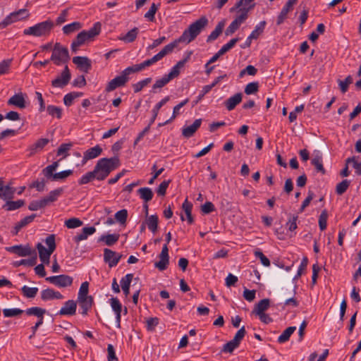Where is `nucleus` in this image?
Returning <instances> with one entry per match:
<instances>
[{"mask_svg": "<svg viewBox=\"0 0 361 361\" xmlns=\"http://www.w3.org/2000/svg\"><path fill=\"white\" fill-rule=\"evenodd\" d=\"M208 19L206 16H202L198 20L189 25L188 29L185 30L179 38L166 45L158 54L152 58L142 62L145 68L150 66L156 62L162 59L166 55L171 53L177 47L179 43L189 44L193 41L201 32V31L207 25Z\"/></svg>", "mask_w": 361, "mask_h": 361, "instance_id": "obj_1", "label": "nucleus"}, {"mask_svg": "<svg viewBox=\"0 0 361 361\" xmlns=\"http://www.w3.org/2000/svg\"><path fill=\"white\" fill-rule=\"evenodd\" d=\"M121 166V161L118 156L111 158H102L97 161L94 169L87 172L78 180L80 185L87 184L94 180H104L109 174Z\"/></svg>", "mask_w": 361, "mask_h": 361, "instance_id": "obj_2", "label": "nucleus"}, {"mask_svg": "<svg viewBox=\"0 0 361 361\" xmlns=\"http://www.w3.org/2000/svg\"><path fill=\"white\" fill-rule=\"evenodd\" d=\"M102 25L99 22L94 24L93 27L88 30H83L78 33L75 39L71 43V50L75 53L78 47L84 44L86 42L92 41L101 32Z\"/></svg>", "mask_w": 361, "mask_h": 361, "instance_id": "obj_3", "label": "nucleus"}, {"mask_svg": "<svg viewBox=\"0 0 361 361\" xmlns=\"http://www.w3.org/2000/svg\"><path fill=\"white\" fill-rule=\"evenodd\" d=\"M44 242L48 246V248H46L41 243H38L36 245V248L38 250L39 257L41 262L45 264H49L50 262V256L56 247L55 235H49L44 240Z\"/></svg>", "mask_w": 361, "mask_h": 361, "instance_id": "obj_4", "label": "nucleus"}, {"mask_svg": "<svg viewBox=\"0 0 361 361\" xmlns=\"http://www.w3.org/2000/svg\"><path fill=\"white\" fill-rule=\"evenodd\" d=\"M54 27V22L51 20L48 19L25 29L23 30V34L25 35H32L35 37H45L48 36L51 33Z\"/></svg>", "mask_w": 361, "mask_h": 361, "instance_id": "obj_5", "label": "nucleus"}, {"mask_svg": "<svg viewBox=\"0 0 361 361\" xmlns=\"http://www.w3.org/2000/svg\"><path fill=\"white\" fill-rule=\"evenodd\" d=\"M70 59L68 50L66 47H63L60 43L56 42L52 51L50 60L56 66H61L67 63Z\"/></svg>", "mask_w": 361, "mask_h": 361, "instance_id": "obj_6", "label": "nucleus"}, {"mask_svg": "<svg viewBox=\"0 0 361 361\" xmlns=\"http://www.w3.org/2000/svg\"><path fill=\"white\" fill-rule=\"evenodd\" d=\"M171 234L170 232H169L166 235V244L164 245L161 252L159 255V261L155 262L154 267L157 269H159L160 271L165 270L168 264L169 263V248L167 246V244L171 241Z\"/></svg>", "mask_w": 361, "mask_h": 361, "instance_id": "obj_7", "label": "nucleus"}, {"mask_svg": "<svg viewBox=\"0 0 361 361\" xmlns=\"http://www.w3.org/2000/svg\"><path fill=\"white\" fill-rule=\"evenodd\" d=\"M6 250L14 253L19 257H27L35 255L37 253L35 249H32L29 244L16 245L11 247H6Z\"/></svg>", "mask_w": 361, "mask_h": 361, "instance_id": "obj_8", "label": "nucleus"}, {"mask_svg": "<svg viewBox=\"0 0 361 361\" xmlns=\"http://www.w3.org/2000/svg\"><path fill=\"white\" fill-rule=\"evenodd\" d=\"M45 280L59 288L71 286L73 281L71 276L65 274L49 276L47 277Z\"/></svg>", "mask_w": 361, "mask_h": 361, "instance_id": "obj_9", "label": "nucleus"}, {"mask_svg": "<svg viewBox=\"0 0 361 361\" xmlns=\"http://www.w3.org/2000/svg\"><path fill=\"white\" fill-rule=\"evenodd\" d=\"M129 78L126 75V73L123 71L121 72L120 75L116 76L111 80H110L106 86L105 91L110 92L117 87H123L128 81Z\"/></svg>", "mask_w": 361, "mask_h": 361, "instance_id": "obj_10", "label": "nucleus"}, {"mask_svg": "<svg viewBox=\"0 0 361 361\" xmlns=\"http://www.w3.org/2000/svg\"><path fill=\"white\" fill-rule=\"evenodd\" d=\"M71 78V74L67 65L61 72V75L51 81L54 87L63 88L67 85Z\"/></svg>", "mask_w": 361, "mask_h": 361, "instance_id": "obj_11", "label": "nucleus"}, {"mask_svg": "<svg viewBox=\"0 0 361 361\" xmlns=\"http://www.w3.org/2000/svg\"><path fill=\"white\" fill-rule=\"evenodd\" d=\"M121 257V254L116 253L109 248L104 250V261L108 264L110 268L116 267Z\"/></svg>", "mask_w": 361, "mask_h": 361, "instance_id": "obj_12", "label": "nucleus"}, {"mask_svg": "<svg viewBox=\"0 0 361 361\" xmlns=\"http://www.w3.org/2000/svg\"><path fill=\"white\" fill-rule=\"evenodd\" d=\"M73 63L85 73H88L92 68L91 61L87 56H75L73 58Z\"/></svg>", "mask_w": 361, "mask_h": 361, "instance_id": "obj_13", "label": "nucleus"}, {"mask_svg": "<svg viewBox=\"0 0 361 361\" xmlns=\"http://www.w3.org/2000/svg\"><path fill=\"white\" fill-rule=\"evenodd\" d=\"M7 104L9 106H15L19 109H25L26 107L25 94L22 92L15 94L8 100Z\"/></svg>", "mask_w": 361, "mask_h": 361, "instance_id": "obj_14", "label": "nucleus"}, {"mask_svg": "<svg viewBox=\"0 0 361 361\" xmlns=\"http://www.w3.org/2000/svg\"><path fill=\"white\" fill-rule=\"evenodd\" d=\"M102 152V148L99 145H96L86 150L84 152L82 164H85L88 160L98 157Z\"/></svg>", "mask_w": 361, "mask_h": 361, "instance_id": "obj_15", "label": "nucleus"}, {"mask_svg": "<svg viewBox=\"0 0 361 361\" xmlns=\"http://www.w3.org/2000/svg\"><path fill=\"white\" fill-rule=\"evenodd\" d=\"M77 303L73 300H69L64 303L59 312L60 315H74L76 312Z\"/></svg>", "mask_w": 361, "mask_h": 361, "instance_id": "obj_16", "label": "nucleus"}, {"mask_svg": "<svg viewBox=\"0 0 361 361\" xmlns=\"http://www.w3.org/2000/svg\"><path fill=\"white\" fill-rule=\"evenodd\" d=\"M202 119L198 118L196 119L192 125L184 127L182 130L183 136L186 138L192 137L197 131V130L200 127Z\"/></svg>", "mask_w": 361, "mask_h": 361, "instance_id": "obj_17", "label": "nucleus"}, {"mask_svg": "<svg viewBox=\"0 0 361 361\" xmlns=\"http://www.w3.org/2000/svg\"><path fill=\"white\" fill-rule=\"evenodd\" d=\"M63 296L59 291H56L52 288H47L41 291V298L44 301L62 299Z\"/></svg>", "mask_w": 361, "mask_h": 361, "instance_id": "obj_18", "label": "nucleus"}, {"mask_svg": "<svg viewBox=\"0 0 361 361\" xmlns=\"http://www.w3.org/2000/svg\"><path fill=\"white\" fill-rule=\"evenodd\" d=\"M96 232V228L94 226L84 227L80 233H78L73 238V240L75 243L86 240L89 235L94 234Z\"/></svg>", "mask_w": 361, "mask_h": 361, "instance_id": "obj_19", "label": "nucleus"}, {"mask_svg": "<svg viewBox=\"0 0 361 361\" xmlns=\"http://www.w3.org/2000/svg\"><path fill=\"white\" fill-rule=\"evenodd\" d=\"M78 302L79 303L80 307L82 310L81 314L85 316L87 314L88 311L92 307L94 303V299L92 296H89V298L78 299Z\"/></svg>", "mask_w": 361, "mask_h": 361, "instance_id": "obj_20", "label": "nucleus"}, {"mask_svg": "<svg viewBox=\"0 0 361 361\" xmlns=\"http://www.w3.org/2000/svg\"><path fill=\"white\" fill-rule=\"evenodd\" d=\"M242 93H236L233 96L229 97L225 102V106L228 111H231L241 102L242 101Z\"/></svg>", "mask_w": 361, "mask_h": 361, "instance_id": "obj_21", "label": "nucleus"}, {"mask_svg": "<svg viewBox=\"0 0 361 361\" xmlns=\"http://www.w3.org/2000/svg\"><path fill=\"white\" fill-rule=\"evenodd\" d=\"M16 188L10 185L4 186L0 188V198L4 200H10L13 198Z\"/></svg>", "mask_w": 361, "mask_h": 361, "instance_id": "obj_22", "label": "nucleus"}, {"mask_svg": "<svg viewBox=\"0 0 361 361\" xmlns=\"http://www.w3.org/2000/svg\"><path fill=\"white\" fill-rule=\"evenodd\" d=\"M270 305V300L268 298H264L261 300L257 304L255 305L254 310H252V314L256 315L262 314L266 311Z\"/></svg>", "mask_w": 361, "mask_h": 361, "instance_id": "obj_23", "label": "nucleus"}, {"mask_svg": "<svg viewBox=\"0 0 361 361\" xmlns=\"http://www.w3.org/2000/svg\"><path fill=\"white\" fill-rule=\"evenodd\" d=\"M49 140L47 138H40L29 147L30 156L33 155L37 151L42 150L48 143Z\"/></svg>", "mask_w": 361, "mask_h": 361, "instance_id": "obj_24", "label": "nucleus"}, {"mask_svg": "<svg viewBox=\"0 0 361 361\" xmlns=\"http://www.w3.org/2000/svg\"><path fill=\"white\" fill-rule=\"evenodd\" d=\"M119 237V234L117 233L102 235L98 239V241L104 242L107 246H112L118 242Z\"/></svg>", "mask_w": 361, "mask_h": 361, "instance_id": "obj_25", "label": "nucleus"}, {"mask_svg": "<svg viewBox=\"0 0 361 361\" xmlns=\"http://www.w3.org/2000/svg\"><path fill=\"white\" fill-rule=\"evenodd\" d=\"M133 274H128L121 280V286L126 296L129 295L130 283L133 280Z\"/></svg>", "mask_w": 361, "mask_h": 361, "instance_id": "obj_26", "label": "nucleus"}, {"mask_svg": "<svg viewBox=\"0 0 361 361\" xmlns=\"http://www.w3.org/2000/svg\"><path fill=\"white\" fill-rule=\"evenodd\" d=\"M182 209L186 214L188 223L192 224L194 223V219L192 215V204L186 199L182 204Z\"/></svg>", "mask_w": 361, "mask_h": 361, "instance_id": "obj_27", "label": "nucleus"}, {"mask_svg": "<svg viewBox=\"0 0 361 361\" xmlns=\"http://www.w3.org/2000/svg\"><path fill=\"white\" fill-rule=\"evenodd\" d=\"M224 27V22H219L216 26L215 29L211 32V34L207 37V42H212L218 38V37L221 34L223 29Z\"/></svg>", "mask_w": 361, "mask_h": 361, "instance_id": "obj_28", "label": "nucleus"}, {"mask_svg": "<svg viewBox=\"0 0 361 361\" xmlns=\"http://www.w3.org/2000/svg\"><path fill=\"white\" fill-rule=\"evenodd\" d=\"M255 4H252L248 8H243L242 9H240L241 14L238 16L233 21L236 22L237 25L240 26V25L247 18L248 12L251 9H252L255 7Z\"/></svg>", "mask_w": 361, "mask_h": 361, "instance_id": "obj_29", "label": "nucleus"}, {"mask_svg": "<svg viewBox=\"0 0 361 361\" xmlns=\"http://www.w3.org/2000/svg\"><path fill=\"white\" fill-rule=\"evenodd\" d=\"M37 253H35V255H31V258L20 259V261H17V262H14L13 265L16 267H18L21 265L33 267L37 263Z\"/></svg>", "mask_w": 361, "mask_h": 361, "instance_id": "obj_30", "label": "nucleus"}, {"mask_svg": "<svg viewBox=\"0 0 361 361\" xmlns=\"http://www.w3.org/2000/svg\"><path fill=\"white\" fill-rule=\"evenodd\" d=\"M137 193L139 194L141 199H142L145 202L147 203L150 201L153 197V192L149 188H141L137 190Z\"/></svg>", "mask_w": 361, "mask_h": 361, "instance_id": "obj_31", "label": "nucleus"}, {"mask_svg": "<svg viewBox=\"0 0 361 361\" xmlns=\"http://www.w3.org/2000/svg\"><path fill=\"white\" fill-rule=\"evenodd\" d=\"M25 204V201L23 200H19L17 201H11L7 200L6 204L3 206L4 209H6L7 211H13L20 207H23Z\"/></svg>", "mask_w": 361, "mask_h": 361, "instance_id": "obj_32", "label": "nucleus"}, {"mask_svg": "<svg viewBox=\"0 0 361 361\" xmlns=\"http://www.w3.org/2000/svg\"><path fill=\"white\" fill-rule=\"evenodd\" d=\"M169 97L167 96L162 99L159 102H158L154 109H152V116L149 121L150 124H153L154 121L156 120L159 109L169 100Z\"/></svg>", "mask_w": 361, "mask_h": 361, "instance_id": "obj_33", "label": "nucleus"}, {"mask_svg": "<svg viewBox=\"0 0 361 361\" xmlns=\"http://www.w3.org/2000/svg\"><path fill=\"white\" fill-rule=\"evenodd\" d=\"M139 30L137 27H134L132 30H129L126 35L120 37L119 39L125 42L130 43L135 40L137 36L138 35Z\"/></svg>", "mask_w": 361, "mask_h": 361, "instance_id": "obj_34", "label": "nucleus"}, {"mask_svg": "<svg viewBox=\"0 0 361 361\" xmlns=\"http://www.w3.org/2000/svg\"><path fill=\"white\" fill-rule=\"evenodd\" d=\"M296 330L295 326H289L286 330L283 331V333L279 336L278 342L279 343H283L288 341L290 337V336L293 334V332Z\"/></svg>", "mask_w": 361, "mask_h": 361, "instance_id": "obj_35", "label": "nucleus"}, {"mask_svg": "<svg viewBox=\"0 0 361 361\" xmlns=\"http://www.w3.org/2000/svg\"><path fill=\"white\" fill-rule=\"evenodd\" d=\"M293 8L292 6L286 4H285L277 17L276 24L278 25H281L284 22L285 19L287 18L288 13L292 11Z\"/></svg>", "mask_w": 361, "mask_h": 361, "instance_id": "obj_36", "label": "nucleus"}, {"mask_svg": "<svg viewBox=\"0 0 361 361\" xmlns=\"http://www.w3.org/2000/svg\"><path fill=\"white\" fill-rule=\"evenodd\" d=\"M158 221L157 215H151L147 218L145 224L152 232L155 233L158 228Z\"/></svg>", "mask_w": 361, "mask_h": 361, "instance_id": "obj_37", "label": "nucleus"}, {"mask_svg": "<svg viewBox=\"0 0 361 361\" xmlns=\"http://www.w3.org/2000/svg\"><path fill=\"white\" fill-rule=\"evenodd\" d=\"M81 27L82 25L80 22H73L72 23L64 25L62 30L65 35H70L72 32L79 30Z\"/></svg>", "mask_w": 361, "mask_h": 361, "instance_id": "obj_38", "label": "nucleus"}, {"mask_svg": "<svg viewBox=\"0 0 361 361\" xmlns=\"http://www.w3.org/2000/svg\"><path fill=\"white\" fill-rule=\"evenodd\" d=\"M25 313L27 315L36 316L38 319L44 318V314L46 313V310L39 307H32L25 310Z\"/></svg>", "mask_w": 361, "mask_h": 361, "instance_id": "obj_39", "label": "nucleus"}, {"mask_svg": "<svg viewBox=\"0 0 361 361\" xmlns=\"http://www.w3.org/2000/svg\"><path fill=\"white\" fill-rule=\"evenodd\" d=\"M189 102V99H184L183 101H182L181 102H180L178 104H177L176 106H175L173 107V114H172V116L169 119L167 120L166 121H165L164 123V124H168L170 122H171L173 119H175V118L180 114V109L184 106L186 104H188Z\"/></svg>", "mask_w": 361, "mask_h": 361, "instance_id": "obj_40", "label": "nucleus"}, {"mask_svg": "<svg viewBox=\"0 0 361 361\" xmlns=\"http://www.w3.org/2000/svg\"><path fill=\"white\" fill-rule=\"evenodd\" d=\"M350 185V181L348 179H344L336 185V192L338 195H342L346 192Z\"/></svg>", "mask_w": 361, "mask_h": 361, "instance_id": "obj_41", "label": "nucleus"}, {"mask_svg": "<svg viewBox=\"0 0 361 361\" xmlns=\"http://www.w3.org/2000/svg\"><path fill=\"white\" fill-rule=\"evenodd\" d=\"M311 164L314 166L318 172H320L322 174L326 173V170L323 166L322 158L321 156H316L314 157L311 161Z\"/></svg>", "mask_w": 361, "mask_h": 361, "instance_id": "obj_42", "label": "nucleus"}, {"mask_svg": "<svg viewBox=\"0 0 361 361\" xmlns=\"http://www.w3.org/2000/svg\"><path fill=\"white\" fill-rule=\"evenodd\" d=\"M59 166V161L53 162L51 165L45 167L42 173L44 176L47 179H50V176L54 174V171H56L57 167Z\"/></svg>", "mask_w": 361, "mask_h": 361, "instance_id": "obj_43", "label": "nucleus"}, {"mask_svg": "<svg viewBox=\"0 0 361 361\" xmlns=\"http://www.w3.org/2000/svg\"><path fill=\"white\" fill-rule=\"evenodd\" d=\"M266 24V21L263 20L261 21L258 25H257L255 30L250 35V38L257 39L259 37V35H262V32H264Z\"/></svg>", "mask_w": 361, "mask_h": 361, "instance_id": "obj_44", "label": "nucleus"}, {"mask_svg": "<svg viewBox=\"0 0 361 361\" xmlns=\"http://www.w3.org/2000/svg\"><path fill=\"white\" fill-rule=\"evenodd\" d=\"M47 111L49 115L53 117L56 116L58 119H60L62 117V109L61 107L54 105H48L47 107Z\"/></svg>", "mask_w": 361, "mask_h": 361, "instance_id": "obj_45", "label": "nucleus"}, {"mask_svg": "<svg viewBox=\"0 0 361 361\" xmlns=\"http://www.w3.org/2000/svg\"><path fill=\"white\" fill-rule=\"evenodd\" d=\"M73 147L72 142L68 143H63L61 144L58 149H57V155L58 156H63V158H66L68 156V151L71 149Z\"/></svg>", "mask_w": 361, "mask_h": 361, "instance_id": "obj_46", "label": "nucleus"}, {"mask_svg": "<svg viewBox=\"0 0 361 361\" xmlns=\"http://www.w3.org/2000/svg\"><path fill=\"white\" fill-rule=\"evenodd\" d=\"M21 290L25 297L27 298H33L36 296L38 292V288L37 287H28L27 286H24Z\"/></svg>", "mask_w": 361, "mask_h": 361, "instance_id": "obj_47", "label": "nucleus"}, {"mask_svg": "<svg viewBox=\"0 0 361 361\" xmlns=\"http://www.w3.org/2000/svg\"><path fill=\"white\" fill-rule=\"evenodd\" d=\"M152 82L151 78H147L133 85V90L135 93L140 92L145 86Z\"/></svg>", "mask_w": 361, "mask_h": 361, "instance_id": "obj_48", "label": "nucleus"}, {"mask_svg": "<svg viewBox=\"0 0 361 361\" xmlns=\"http://www.w3.org/2000/svg\"><path fill=\"white\" fill-rule=\"evenodd\" d=\"M328 212L324 209L319 216V226L322 231L326 228L327 226Z\"/></svg>", "mask_w": 361, "mask_h": 361, "instance_id": "obj_49", "label": "nucleus"}, {"mask_svg": "<svg viewBox=\"0 0 361 361\" xmlns=\"http://www.w3.org/2000/svg\"><path fill=\"white\" fill-rule=\"evenodd\" d=\"M82 221L78 218H71L65 221V226L68 228H75L81 226Z\"/></svg>", "mask_w": 361, "mask_h": 361, "instance_id": "obj_50", "label": "nucleus"}, {"mask_svg": "<svg viewBox=\"0 0 361 361\" xmlns=\"http://www.w3.org/2000/svg\"><path fill=\"white\" fill-rule=\"evenodd\" d=\"M171 80L166 75H164L161 79L156 80L155 83L152 86V91L155 92V90L159 88H161L169 83Z\"/></svg>", "mask_w": 361, "mask_h": 361, "instance_id": "obj_51", "label": "nucleus"}, {"mask_svg": "<svg viewBox=\"0 0 361 361\" xmlns=\"http://www.w3.org/2000/svg\"><path fill=\"white\" fill-rule=\"evenodd\" d=\"M88 292H89V283L87 281H85L80 286V288L79 292H78V299L89 298L90 295H88Z\"/></svg>", "mask_w": 361, "mask_h": 361, "instance_id": "obj_52", "label": "nucleus"}, {"mask_svg": "<svg viewBox=\"0 0 361 361\" xmlns=\"http://www.w3.org/2000/svg\"><path fill=\"white\" fill-rule=\"evenodd\" d=\"M73 173L72 170H66L61 171L59 173H56L52 174L51 176H50V180H57L59 179H64L67 178L68 176H71Z\"/></svg>", "mask_w": 361, "mask_h": 361, "instance_id": "obj_53", "label": "nucleus"}, {"mask_svg": "<svg viewBox=\"0 0 361 361\" xmlns=\"http://www.w3.org/2000/svg\"><path fill=\"white\" fill-rule=\"evenodd\" d=\"M29 11L26 8H22L12 13V16H14V20H16V21L25 19L29 16Z\"/></svg>", "mask_w": 361, "mask_h": 361, "instance_id": "obj_54", "label": "nucleus"}, {"mask_svg": "<svg viewBox=\"0 0 361 361\" xmlns=\"http://www.w3.org/2000/svg\"><path fill=\"white\" fill-rule=\"evenodd\" d=\"M63 192V188H56V189L49 192V193L47 195V197L49 199V201H51L52 203V202L56 201L58 200L59 197H60Z\"/></svg>", "mask_w": 361, "mask_h": 361, "instance_id": "obj_55", "label": "nucleus"}, {"mask_svg": "<svg viewBox=\"0 0 361 361\" xmlns=\"http://www.w3.org/2000/svg\"><path fill=\"white\" fill-rule=\"evenodd\" d=\"M127 218H128V211L125 209H121L115 214V219L121 224H126Z\"/></svg>", "mask_w": 361, "mask_h": 361, "instance_id": "obj_56", "label": "nucleus"}, {"mask_svg": "<svg viewBox=\"0 0 361 361\" xmlns=\"http://www.w3.org/2000/svg\"><path fill=\"white\" fill-rule=\"evenodd\" d=\"M23 310L18 308L14 309H4L3 314L5 317H13L21 314Z\"/></svg>", "mask_w": 361, "mask_h": 361, "instance_id": "obj_57", "label": "nucleus"}, {"mask_svg": "<svg viewBox=\"0 0 361 361\" xmlns=\"http://www.w3.org/2000/svg\"><path fill=\"white\" fill-rule=\"evenodd\" d=\"M254 255L257 258H259L260 259L261 263L264 266H265V267L270 266L269 259L263 254V252L259 249L255 250L254 252Z\"/></svg>", "mask_w": 361, "mask_h": 361, "instance_id": "obj_58", "label": "nucleus"}, {"mask_svg": "<svg viewBox=\"0 0 361 361\" xmlns=\"http://www.w3.org/2000/svg\"><path fill=\"white\" fill-rule=\"evenodd\" d=\"M171 180H164L162 183H160L159 187L157 188L156 192L158 195L159 196H164L166 192V190L171 183Z\"/></svg>", "mask_w": 361, "mask_h": 361, "instance_id": "obj_59", "label": "nucleus"}, {"mask_svg": "<svg viewBox=\"0 0 361 361\" xmlns=\"http://www.w3.org/2000/svg\"><path fill=\"white\" fill-rule=\"evenodd\" d=\"M144 68H145L143 66L142 63H141L140 64H135L134 66H129V67L126 68V69H124L123 71L125 73H126V75L128 77V75L130 74H131L133 73H137V72L141 71Z\"/></svg>", "mask_w": 361, "mask_h": 361, "instance_id": "obj_60", "label": "nucleus"}, {"mask_svg": "<svg viewBox=\"0 0 361 361\" xmlns=\"http://www.w3.org/2000/svg\"><path fill=\"white\" fill-rule=\"evenodd\" d=\"M158 9V6L153 3L149 11L145 14V18H147L149 21L153 22L155 19L154 15Z\"/></svg>", "mask_w": 361, "mask_h": 361, "instance_id": "obj_61", "label": "nucleus"}, {"mask_svg": "<svg viewBox=\"0 0 361 361\" xmlns=\"http://www.w3.org/2000/svg\"><path fill=\"white\" fill-rule=\"evenodd\" d=\"M259 84L257 82H250L245 88V93L246 94H255L258 91Z\"/></svg>", "mask_w": 361, "mask_h": 361, "instance_id": "obj_62", "label": "nucleus"}, {"mask_svg": "<svg viewBox=\"0 0 361 361\" xmlns=\"http://www.w3.org/2000/svg\"><path fill=\"white\" fill-rule=\"evenodd\" d=\"M11 59H6L3 60L0 62V75H4L8 73L11 63Z\"/></svg>", "mask_w": 361, "mask_h": 361, "instance_id": "obj_63", "label": "nucleus"}, {"mask_svg": "<svg viewBox=\"0 0 361 361\" xmlns=\"http://www.w3.org/2000/svg\"><path fill=\"white\" fill-rule=\"evenodd\" d=\"M239 345L235 342L234 341L231 340L226 343L222 348V352L224 353H231L236 348H238Z\"/></svg>", "mask_w": 361, "mask_h": 361, "instance_id": "obj_64", "label": "nucleus"}]
</instances>
